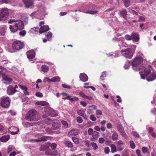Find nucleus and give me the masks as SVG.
<instances>
[{
  "label": "nucleus",
  "instance_id": "1",
  "mask_svg": "<svg viewBox=\"0 0 156 156\" xmlns=\"http://www.w3.org/2000/svg\"><path fill=\"white\" fill-rule=\"evenodd\" d=\"M142 69L140 72L141 77L144 79L145 77L148 81L154 80L156 79V72L150 69L146 68L144 67H141Z\"/></svg>",
  "mask_w": 156,
  "mask_h": 156
},
{
  "label": "nucleus",
  "instance_id": "2",
  "mask_svg": "<svg viewBox=\"0 0 156 156\" xmlns=\"http://www.w3.org/2000/svg\"><path fill=\"white\" fill-rule=\"evenodd\" d=\"M144 55L140 52H139L137 54L136 57L132 62V68L135 71H138L140 72L142 68L141 67H143L142 66H140L144 61Z\"/></svg>",
  "mask_w": 156,
  "mask_h": 156
},
{
  "label": "nucleus",
  "instance_id": "3",
  "mask_svg": "<svg viewBox=\"0 0 156 156\" xmlns=\"http://www.w3.org/2000/svg\"><path fill=\"white\" fill-rule=\"evenodd\" d=\"M26 119L30 121H35L39 119L37 112L35 110H30L26 116Z\"/></svg>",
  "mask_w": 156,
  "mask_h": 156
},
{
  "label": "nucleus",
  "instance_id": "4",
  "mask_svg": "<svg viewBox=\"0 0 156 156\" xmlns=\"http://www.w3.org/2000/svg\"><path fill=\"white\" fill-rule=\"evenodd\" d=\"M14 22H15V27L18 30H21L24 29V24L23 21L20 20L11 19L8 22V23L12 24Z\"/></svg>",
  "mask_w": 156,
  "mask_h": 156
},
{
  "label": "nucleus",
  "instance_id": "5",
  "mask_svg": "<svg viewBox=\"0 0 156 156\" xmlns=\"http://www.w3.org/2000/svg\"><path fill=\"white\" fill-rule=\"evenodd\" d=\"M24 46V44L23 42L18 40L13 41L12 45V49L16 51H19L23 48Z\"/></svg>",
  "mask_w": 156,
  "mask_h": 156
},
{
  "label": "nucleus",
  "instance_id": "6",
  "mask_svg": "<svg viewBox=\"0 0 156 156\" xmlns=\"http://www.w3.org/2000/svg\"><path fill=\"white\" fill-rule=\"evenodd\" d=\"M1 106L4 108H8L10 105L11 100L8 96L2 97L0 99Z\"/></svg>",
  "mask_w": 156,
  "mask_h": 156
},
{
  "label": "nucleus",
  "instance_id": "7",
  "mask_svg": "<svg viewBox=\"0 0 156 156\" xmlns=\"http://www.w3.org/2000/svg\"><path fill=\"white\" fill-rule=\"evenodd\" d=\"M121 52L122 55L126 58L131 59L133 56V52L130 48L122 49L121 51Z\"/></svg>",
  "mask_w": 156,
  "mask_h": 156
},
{
  "label": "nucleus",
  "instance_id": "8",
  "mask_svg": "<svg viewBox=\"0 0 156 156\" xmlns=\"http://www.w3.org/2000/svg\"><path fill=\"white\" fill-rule=\"evenodd\" d=\"M9 14V12L7 8L2 9L0 11V21L6 20Z\"/></svg>",
  "mask_w": 156,
  "mask_h": 156
},
{
  "label": "nucleus",
  "instance_id": "9",
  "mask_svg": "<svg viewBox=\"0 0 156 156\" xmlns=\"http://www.w3.org/2000/svg\"><path fill=\"white\" fill-rule=\"evenodd\" d=\"M2 77L3 80L5 81V83L9 84L14 82L12 78L9 77L5 73L2 74Z\"/></svg>",
  "mask_w": 156,
  "mask_h": 156
},
{
  "label": "nucleus",
  "instance_id": "10",
  "mask_svg": "<svg viewBox=\"0 0 156 156\" xmlns=\"http://www.w3.org/2000/svg\"><path fill=\"white\" fill-rule=\"evenodd\" d=\"M17 91V90L11 85H10L7 87V93L9 95H12Z\"/></svg>",
  "mask_w": 156,
  "mask_h": 156
},
{
  "label": "nucleus",
  "instance_id": "11",
  "mask_svg": "<svg viewBox=\"0 0 156 156\" xmlns=\"http://www.w3.org/2000/svg\"><path fill=\"white\" fill-rule=\"evenodd\" d=\"M27 58L29 60H31L34 58L35 55V53L33 50H30L26 52Z\"/></svg>",
  "mask_w": 156,
  "mask_h": 156
},
{
  "label": "nucleus",
  "instance_id": "12",
  "mask_svg": "<svg viewBox=\"0 0 156 156\" xmlns=\"http://www.w3.org/2000/svg\"><path fill=\"white\" fill-rule=\"evenodd\" d=\"M52 129L54 130L58 129L60 128V123L58 120L56 119L53 120Z\"/></svg>",
  "mask_w": 156,
  "mask_h": 156
},
{
  "label": "nucleus",
  "instance_id": "13",
  "mask_svg": "<svg viewBox=\"0 0 156 156\" xmlns=\"http://www.w3.org/2000/svg\"><path fill=\"white\" fill-rule=\"evenodd\" d=\"M23 1L27 8L34 5V2L32 0H23Z\"/></svg>",
  "mask_w": 156,
  "mask_h": 156
},
{
  "label": "nucleus",
  "instance_id": "14",
  "mask_svg": "<svg viewBox=\"0 0 156 156\" xmlns=\"http://www.w3.org/2000/svg\"><path fill=\"white\" fill-rule=\"evenodd\" d=\"M38 139H35L34 140L32 139L31 141L36 142H41L43 141H46L47 140V136H42L41 135L39 134H38Z\"/></svg>",
  "mask_w": 156,
  "mask_h": 156
},
{
  "label": "nucleus",
  "instance_id": "15",
  "mask_svg": "<svg viewBox=\"0 0 156 156\" xmlns=\"http://www.w3.org/2000/svg\"><path fill=\"white\" fill-rule=\"evenodd\" d=\"M49 30V27L47 25H45L41 26L39 29V32L41 34Z\"/></svg>",
  "mask_w": 156,
  "mask_h": 156
},
{
  "label": "nucleus",
  "instance_id": "16",
  "mask_svg": "<svg viewBox=\"0 0 156 156\" xmlns=\"http://www.w3.org/2000/svg\"><path fill=\"white\" fill-rule=\"evenodd\" d=\"M9 130L11 132V134L12 135H15L18 133L19 129L18 128L12 127L9 128Z\"/></svg>",
  "mask_w": 156,
  "mask_h": 156
},
{
  "label": "nucleus",
  "instance_id": "17",
  "mask_svg": "<svg viewBox=\"0 0 156 156\" xmlns=\"http://www.w3.org/2000/svg\"><path fill=\"white\" fill-rule=\"evenodd\" d=\"M131 36H132V40L133 41L136 42L138 41L139 39V35L136 33L134 32H133L131 34Z\"/></svg>",
  "mask_w": 156,
  "mask_h": 156
},
{
  "label": "nucleus",
  "instance_id": "18",
  "mask_svg": "<svg viewBox=\"0 0 156 156\" xmlns=\"http://www.w3.org/2000/svg\"><path fill=\"white\" fill-rule=\"evenodd\" d=\"M80 80L82 81L86 82L88 80V77L87 75L84 73H81L80 75Z\"/></svg>",
  "mask_w": 156,
  "mask_h": 156
},
{
  "label": "nucleus",
  "instance_id": "19",
  "mask_svg": "<svg viewBox=\"0 0 156 156\" xmlns=\"http://www.w3.org/2000/svg\"><path fill=\"white\" fill-rule=\"evenodd\" d=\"M79 133V131L78 129H74L70 130L68 133L69 136H75L77 135Z\"/></svg>",
  "mask_w": 156,
  "mask_h": 156
},
{
  "label": "nucleus",
  "instance_id": "20",
  "mask_svg": "<svg viewBox=\"0 0 156 156\" xmlns=\"http://www.w3.org/2000/svg\"><path fill=\"white\" fill-rule=\"evenodd\" d=\"M71 97L72 96L67 95L66 97L62 98V99L64 100L68 99L72 101H77L79 100V98L77 97H74L73 98H71Z\"/></svg>",
  "mask_w": 156,
  "mask_h": 156
},
{
  "label": "nucleus",
  "instance_id": "21",
  "mask_svg": "<svg viewBox=\"0 0 156 156\" xmlns=\"http://www.w3.org/2000/svg\"><path fill=\"white\" fill-rule=\"evenodd\" d=\"M9 138V135H4L1 137H0V141L3 142H5L8 141Z\"/></svg>",
  "mask_w": 156,
  "mask_h": 156
},
{
  "label": "nucleus",
  "instance_id": "22",
  "mask_svg": "<svg viewBox=\"0 0 156 156\" xmlns=\"http://www.w3.org/2000/svg\"><path fill=\"white\" fill-rule=\"evenodd\" d=\"M36 105H41L43 106H44L48 104V103L45 101H39L37 102L36 103Z\"/></svg>",
  "mask_w": 156,
  "mask_h": 156
},
{
  "label": "nucleus",
  "instance_id": "23",
  "mask_svg": "<svg viewBox=\"0 0 156 156\" xmlns=\"http://www.w3.org/2000/svg\"><path fill=\"white\" fill-rule=\"evenodd\" d=\"M120 14L124 18H126L127 12L125 9H124L121 11L120 12Z\"/></svg>",
  "mask_w": 156,
  "mask_h": 156
},
{
  "label": "nucleus",
  "instance_id": "24",
  "mask_svg": "<svg viewBox=\"0 0 156 156\" xmlns=\"http://www.w3.org/2000/svg\"><path fill=\"white\" fill-rule=\"evenodd\" d=\"M91 135L94 139L97 140L99 136V133L96 131H94Z\"/></svg>",
  "mask_w": 156,
  "mask_h": 156
},
{
  "label": "nucleus",
  "instance_id": "25",
  "mask_svg": "<svg viewBox=\"0 0 156 156\" xmlns=\"http://www.w3.org/2000/svg\"><path fill=\"white\" fill-rule=\"evenodd\" d=\"M124 3L125 6L126 8L129 7L131 5L130 1V0H122Z\"/></svg>",
  "mask_w": 156,
  "mask_h": 156
},
{
  "label": "nucleus",
  "instance_id": "26",
  "mask_svg": "<svg viewBox=\"0 0 156 156\" xmlns=\"http://www.w3.org/2000/svg\"><path fill=\"white\" fill-rule=\"evenodd\" d=\"M42 70L44 72H47L49 70L48 66L46 65H42L41 66Z\"/></svg>",
  "mask_w": 156,
  "mask_h": 156
},
{
  "label": "nucleus",
  "instance_id": "27",
  "mask_svg": "<svg viewBox=\"0 0 156 156\" xmlns=\"http://www.w3.org/2000/svg\"><path fill=\"white\" fill-rule=\"evenodd\" d=\"M118 136L117 133L115 132L112 135V140H116L118 138Z\"/></svg>",
  "mask_w": 156,
  "mask_h": 156
},
{
  "label": "nucleus",
  "instance_id": "28",
  "mask_svg": "<svg viewBox=\"0 0 156 156\" xmlns=\"http://www.w3.org/2000/svg\"><path fill=\"white\" fill-rule=\"evenodd\" d=\"M15 27V25L14 26H12V25H10L9 26V29L10 31L13 33H15L18 30L16 28H14V27Z\"/></svg>",
  "mask_w": 156,
  "mask_h": 156
},
{
  "label": "nucleus",
  "instance_id": "29",
  "mask_svg": "<svg viewBox=\"0 0 156 156\" xmlns=\"http://www.w3.org/2000/svg\"><path fill=\"white\" fill-rule=\"evenodd\" d=\"M5 33V29L4 27H0V34L1 35L4 36Z\"/></svg>",
  "mask_w": 156,
  "mask_h": 156
},
{
  "label": "nucleus",
  "instance_id": "30",
  "mask_svg": "<svg viewBox=\"0 0 156 156\" xmlns=\"http://www.w3.org/2000/svg\"><path fill=\"white\" fill-rule=\"evenodd\" d=\"M15 149L14 146H9L8 147L7 152L8 153H9Z\"/></svg>",
  "mask_w": 156,
  "mask_h": 156
},
{
  "label": "nucleus",
  "instance_id": "31",
  "mask_svg": "<svg viewBox=\"0 0 156 156\" xmlns=\"http://www.w3.org/2000/svg\"><path fill=\"white\" fill-rule=\"evenodd\" d=\"M118 131L120 132V134L122 136L126 137V135L124 131L123 128L118 130Z\"/></svg>",
  "mask_w": 156,
  "mask_h": 156
},
{
  "label": "nucleus",
  "instance_id": "32",
  "mask_svg": "<svg viewBox=\"0 0 156 156\" xmlns=\"http://www.w3.org/2000/svg\"><path fill=\"white\" fill-rule=\"evenodd\" d=\"M51 115L52 116L55 117L58 115V112L55 110H52L51 112Z\"/></svg>",
  "mask_w": 156,
  "mask_h": 156
},
{
  "label": "nucleus",
  "instance_id": "33",
  "mask_svg": "<svg viewBox=\"0 0 156 156\" xmlns=\"http://www.w3.org/2000/svg\"><path fill=\"white\" fill-rule=\"evenodd\" d=\"M111 152L113 153L116 151V148L115 145L114 144H112L111 145Z\"/></svg>",
  "mask_w": 156,
  "mask_h": 156
},
{
  "label": "nucleus",
  "instance_id": "34",
  "mask_svg": "<svg viewBox=\"0 0 156 156\" xmlns=\"http://www.w3.org/2000/svg\"><path fill=\"white\" fill-rule=\"evenodd\" d=\"M60 80V78L58 76H56L52 78L51 80L52 82H58Z\"/></svg>",
  "mask_w": 156,
  "mask_h": 156
},
{
  "label": "nucleus",
  "instance_id": "35",
  "mask_svg": "<svg viewBox=\"0 0 156 156\" xmlns=\"http://www.w3.org/2000/svg\"><path fill=\"white\" fill-rule=\"evenodd\" d=\"M142 150L144 154L149 153H150L147 148L145 147H142Z\"/></svg>",
  "mask_w": 156,
  "mask_h": 156
},
{
  "label": "nucleus",
  "instance_id": "36",
  "mask_svg": "<svg viewBox=\"0 0 156 156\" xmlns=\"http://www.w3.org/2000/svg\"><path fill=\"white\" fill-rule=\"evenodd\" d=\"M91 145L93 147V149L94 150H96L98 148V146L94 142H92L91 143Z\"/></svg>",
  "mask_w": 156,
  "mask_h": 156
},
{
  "label": "nucleus",
  "instance_id": "37",
  "mask_svg": "<svg viewBox=\"0 0 156 156\" xmlns=\"http://www.w3.org/2000/svg\"><path fill=\"white\" fill-rule=\"evenodd\" d=\"M52 122H53V120L49 118H47L45 120V123L48 125H50Z\"/></svg>",
  "mask_w": 156,
  "mask_h": 156
},
{
  "label": "nucleus",
  "instance_id": "38",
  "mask_svg": "<svg viewBox=\"0 0 156 156\" xmlns=\"http://www.w3.org/2000/svg\"><path fill=\"white\" fill-rule=\"evenodd\" d=\"M65 144L68 147H73V145L72 143L69 141H66L65 142Z\"/></svg>",
  "mask_w": 156,
  "mask_h": 156
},
{
  "label": "nucleus",
  "instance_id": "39",
  "mask_svg": "<svg viewBox=\"0 0 156 156\" xmlns=\"http://www.w3.org/2000/svg\"><path fill=\"white\" fill-rule=\"evenodd\" d=\"M130 147L132 149H134L135 147V144L133 141L130 140L129 141Z\"/></svg>",
  "mask_w": 156,
  "mask_h": 156
},
{
  "label": "nucleus",
  "instance_id": "40",
  "mask_svg": "<svg viewBox=\"0 0 156 156\" xmlns=\"http://www.w3.org/2000/svg\"><path fill=\"white\" fill-rule=\"evenodd\" d=\"M106 76V74L105 72H103L102 75L100 76V79L102 80L104 79V78Z\"/></svg>",
  "mask_w": 156,
  "mask_h": 156
},
{
  "label": "nucleus",
  "instance_id": "41",
  "mask_svg": "<svg viewBox=\"0 0 156 156\" xmlns=\"http://www.w3.org/2000/svg\"><path fill=\"white\" fill-rule=\"evenodd\" d=\"M125 39L127 40L130 41L132 39V36H131V35L130 36L128 34L126 35L125 36Z\"/></svg>",
  "mask_w": 156,
  "mask_h": 156
},
{
  "label": "nucleus",
  "instance_id": "42",
  "mask_svg": "<svg viewBox=\"0 0 156 156\" xmlns=\"http://www.w3.org/2000/svg\"><path fill=\"white\" fill-rule=\"evenodd\" d=\"M90 119L93 121H95L96 120V118L94 115H91L90 116Z\"/></svg>",
  "mask_w": 156,
  "mask_h": 156
},
{
  "label": "nucleus",
  "instance_id": "43",
  "mask_svg": "<svg viewBox=\"0 0 156 156\" xmlns=\"http://www.w3.org/2000/svg\"><path fill=\"white\" fill-rule=\"evenodd\" d=\"M19 86L20 88L23 90H24V91H27L28 89L27 87L20 84L19 85Z\"/></svg>",
  "mask_w": 156,
  "mask_h": 156
},
{
  "label": "nucleus",
  "instance_id": "44",
  "mask_svg": "<svg viewBox=\"0 0 156 156\" xmlns=\"http://www.w3.org/2000/svg\"><path fill=\"white\" fill-rule=\"evenodd\" d=\"M56 147H57V144H56L55 143H52L50 146L51 147L53 150L55 149L56 148Z\"/></svg>",
  "mask_w": 156,
  "mask_h": 156
},
{
  "label": "nucleus",
  "instance_id": "45",
  "mask_svg": "<svg viewBox=\"0 0 156 156\" xmlns=\"http://www.w3.org/2000/svg\"><path fill=\"white\" fill-rule=\"evenodd\" d=\"M52 35V33L51 32H48V33L47 35V36L48 40L51 38Z\"/></svg>",
  "mask_w": 156,
  "mask_h": 156
},
{
  "label": "nucleus",
  "instance_id": "46",
  "mask_svg": "<svg viewBox=\"0 0 156 156\" xmlns=\"http://www.w3.org/2000/svg\"><path fill=\"white\" fill-rule=\"evenodd\" d=\"M105 141V140L103 137H100L98 140L99 142L101 144H103Z\"/></svg>",
  "mask_w": 156,
  "mask_h": 156
},
{
  "label": "nucleus",
  "instance_id": "47",
  "mask_svg": "<svg viewBox=\"0 0 156 156\" xmlns=\"http://www.w3.org/2000/svg\"><path fill=\"white\" fill-rule=\"evenodd\" d=\"M76 121L78 122L79 123H81L83 122V119L81 117L79 116L77 118Z\"/></svg>",
  "mask_w": 156,
  "mask_h": 156
},
{
  "label": "nucleus",
  "instance_id": "48",
  "mask_svg": "<svg viewBox=\"0 0 156 156\" xmlns=\"http://www.w3.org/2000/svg\"><path fill=\"white\" fill-rule=\"evenodd\" d=\"M26 33V31L25 30H23L22 31H21L19 32L20 35L22 36H24L25 35Z\"/></svg>",
  "mask_w": 156,
  "mask_h": 156
},
{
  "label": "nucleus",
  "instance_id": "49",
  "mask_svg": "<svg viewBox=\"0 0 156 156\" xmlns=\"http://www.w3.org/2000/svg\"><path fill=\"white\" fill-rule=\"evenodd\" d=\"M72 140L75 144H77L79 142V140L76 137H73Z\"/></svg>",
  "mask_w": 156,
  "mask_h": 156
},
{
  "label": "nucleus",
  "instance_id": "50",
  "mask_svg": "<svg viewBox=\"0 0 156 156\" xmlns=\"http://www.w3.org/2000/svg\"><path fill=\"white\" fill-rule=\"evenodd\" d=\"M98 11L96 10L91 11L90 10L87 12V13H89L92 14H94L96 13Z\"/></svg>",
  "mask_w": 156,
  "mask_h": 156
},
{
  "label": "nucleus",
  "instance_id": "51",
  "mask_svg": "<svg viewBox=\"0 0 156 156\" xmlns=\"http://www.w3.org/2000/svg\"><path fill=\"white\" fill-rule=\"evenodd\" d=\"M93 130L92 129L90 128L88 130V134L89 135H91L93 133Z\"/></svg>",
  "mask_w": 156,
  "mask_h": 156
},
{
  "label": "nucleus",
  "instance_id": "52",
  "mask_svg": "<svg viewBox=\"0 0 156 156\" xmlns=\"http://www.w3.org/2000/svg\"><path fill=\"white\" fill-rule=\"evenodd\" d=\"M133 135L136 137L138 138L139 137V135L137 133L133 131L132 133Z\"/></svg>",
  "mask_w": 156,
  "mask_h": 156
},
{
  "label": "nucleus",
  "instance_id": "53",
  "mask_svg": "<svg viewBox=\"0 0 156 156\" xmlns=\"http://www.w3.org/2000/svg\"><path fill=\"white\" fill-rule=\"evenodd\" d=\"M79 95L83 98H85L86 95L82 91H80L79 92Z\"/></svg>",
  "mask_w": 156,
  "mask_h": 156
},
{
  "label": "nucleus",
  "instance_id": "54",
  "mask_svg": "<svg viewBox=\"0 0 156 156\" xmlns=\"http://www.w3.org/2000/svg\"><path fill=\"white\" fill-rule=\"evenodd\" d=\"M105 152L106 154H108L110 150L108 147H106L105 148Z\"/></svg>",
  "mask_w": 156,
  "mask_h": 156
},
{
  "label": "nucleus",
  "instance_id": "55",
  "mask_svg": "<svg viewBox=\"0 0 156 156\" xmlns=\"http://www.w3.org/2000/svg\"><path fill=\"white\" fill-rule=\"evenodd\" d=\"M96 114L97 115H101L102 114V113L101 110H97L96 111Z\"/></svg>",
  "mask_w": 156,
  "mask_h": 156
},
{
  "label": "nucleus",
  "instance_id": "56",
  "mask_svg": "<svg viewBox=\"0 0 156 156\" xmlns=\"http://www.w3.org/2000/svg\"><path fill=\"white\" fill-rule=\"evenodd\" d=\"M124 67L125 69H128L129 67V63L128 62L126 63Z\"/></svg>",
  "mask_w": 156,
  "mask_h": 156
},
{
  "label": "nucleus",
  "instance_id": "57",
  "mask_svg": "<svg viewBox=\"0 0 156 156\" xmlns=\"http://www.w3.org/2000/svg\"><path fill=\"white\" fill-rule=\"evenodd\" d=\"M36 96L38 97L41 98L43 96V94L42 93L40 92H37L36 93Z\"/></svg>",
  "mask_w": 156,
  "mask_h": 156
},
{
  "label": "nucleus",
  "instance_id": "58",
  "mask_svg": "<svg viewBox=\"0 0 156 156\" xmlns=\"http://www.w3.org/2000/svg\"><path fill=\"white\" fill-rule=\"evenodd\" d=\"M80 104L84 107H85L87 105V103L84 101H80Z\"/></svg>",
  "mask_w": 156,
  "mask_h": 156
},
{
  "label": "nucleus",
  "instance_id": "59",
  "mask_svg": "<svg viewBox=\"0 0 156 156\" xmlns=\"http://www.w3.org/2000/svg\"><path fill=\"white\" fill-rule=\"evenodd\" d=\"M62 87L64 88H67V89H70L71 88L68 85L66 84H62Z\"/></svg>",
  "mask_w": 156,
  "mask_h": 156
},
{
  "label": "nucleus",
  "instance_id": "60",
  "mask_svg": "<svg viewBox=\"0 0 156 156\" xmlns=\"http://www.w3.org/2000/svg\"><path fill=\"white\" fill-rule=\"evenodd\" d=\"M136 153L138 156H142V155L141 154L140 151L139 150H136Z\"/></svg>",
  "mask_w": 156,
  "mask_h": 156
},
{
  "label": "nucleus",
  "instance_id": "61",
  "mask_svg": "<svg viewBox=\"0 0 156 156\" xmlns=\"http://www.w3.org/2000/svg\"><path fill=\"white\" fill-rule=\"evenodd\" d=\"M107 127L108 129H111L112 128V125L110 123H108L107 125Z\"/></svg>",
  "mask_w": 156,
  "mask_h": 156
},
{
  "label": "nucleus",
  "instance_id": "62",
  "mask_svg": "<svg viewBox=\"0 0 156 156\" xmlns=\"http://www.w3.org/2000/svg\"><path fill=\"white\" fill-rule=\"evenodd\" d=\"M116 97L118 98V99L117 100V101L119 103L121 102L122 100L120 97L119 95H117Z\"/></svg>",
  "mask_w": 156,
  "mask_h": 156
},
{
  "label": "nucleus",
  "instance_id": "63",
  "mask_svg": "<svg viewBox=\"0 0 156 156\" xmlns=\"http://www.w3.org/2000/svg\"><path fill=\"white\" fill-rule=\"evenodd\" d=\"M78 114L79 115L82 116H83V115H84V112H83L82 110L79 111L78 112Z\"/></svg>",
  "mask_w": 156,
  "mask_h": 156
},
{
  "label": "nucleus",
  "instance_id": "64",
  "mask_svg": "<svg viewBox=\"0 0 156 156\" xmlns=\"http://www.w3.org/2000/svg\"><path fill=\"white\" fill-rule=\"evenodd\" d=\"M16 154V153L14 151L11 152L9 155V156H15Z\"/></svg>",
  "mask_w": 156,
  "mask_h": 156
}]
</instances>
